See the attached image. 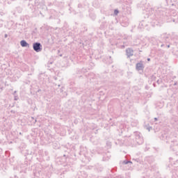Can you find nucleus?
Listing matches in <instances>:
<instances>
[{
	"label": "nucleus",
	"instance_id": "nucleus-3",
	"mask_svg": "<svg viewBox=\"0 0 178 178\" xmlns=\"http://www.w3.org/2000/svg\"><path fill=\"white\" fill-rule=\"evenodd\" d=\"M20 44L22 47H29L28 42H26L25 40H22Z\"/></svg>",
	"mask_w": 178,
	"mask_h": 178
},
{
	"label": "nucleus",
	"instance_id": "nucleus-5",
	"mask_svg": "<svg viewBox=\"0 0 178 178\" xmlns=\"http://www.w3.org/2000/svg\"><path fill=\"white\" fill-rule=\"evenodd\" d=\"M147 60L149 61V60H151V59L148 58Z\"/></svg>",
	"mask_w": 178,
	"mask_h": 178
},
{
	"label": "nucleus",
	"instance_id": "nucleus-2",
	"mask_svg": "<svg viewBox=\"0 0 178 178\" xmlns=\"http://www.w3.org/2000/svg\"><path fill=\"white\" fill-rule=\"evenodd\" d=\"M136 69H137V70H141V69H143V63H137Z\"/></svg>",
	"mask_w": 178,
	"mask_h": 178
},
{
	"label": "nucleus",
	"instance_id": "nucleus-4",
	"mask_svg": "<svg viewBox=\"0 0 178 178\" xmlns=\"http://www.w3.org/2000/svg\"><path fill=\"white\" fill-rule=\"evenodd\" d=\"M114 13L115 15H118V13H119V11L118 10H115Z\"/></svg>",
	"mask_w": 178,
	"mask_h": 178
},
{
	"label": "nucleus",
	"instance_id": "nucleus-1",
	"mask_svg": "<svg viewBox=\"0 0 178 178\" xmlns=\"http://www.w3.org/2000/svg\"><path fill=\"white\" fill-rule=\"evenodd\" d=\"M33 49L35 52H40L41 51V44L40 43H34L33 44Z\"/></svg>",
	"mask_w": 178,
	"mask_h": 178
}]
</instances>
